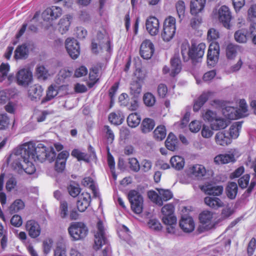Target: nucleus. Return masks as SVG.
<instances>
[{"label":"nucleus","mask_w":256,"mask_h":256,"mask_svg":"<svg viewBox=\"0 0 256 256\" xmlns=\"http://www.w3.org/2000/svg\"><path fill=\"white\" fill-rule=\"evenodd\" d=\"M34 142H28L15 148L10 158L14 160L12 163L14 168L19 173L24 171L28 174H33L36 172V168L32 160L38 162L36 156L33 151Z\"/></svg>","instance_id":"obj_1"},{"label":"nucleus","mask_w":256,"mask_h":256,"mask_svg":"<svg viewBox=\"0 0 256 256\" xmlns=\"http://www.w3.org/2000/svg\"><path fill=\"white\" fill-rule=\"evenodd\" d=\"M212 105L216 108H222L223 115L228 120L238 119L248 115V106L244 99L240 100L239 108L228 106L226 102L219 100H214Z\"/></svg>","instance_id":"obj_2"},{"label":"nucleus","mask_w":256,"mask_h":256,"mask_svg":"<svg viewBox=\"0 0 256 256\" xmlns=\"http://www.w3.org/2000/svg\"><path fill=\"white\" fill-rule=\"evenodd\" d=\"M206 44L200 43L198 46L193 44L190 47V44L187 40L184 41L181 45V54L184 62H188L189 60L192 61L198 58H202L204 53Z\"/></svg>","instance_id":"obj_3"},{"label":"nucleus","mask_w":256,"mask_h":256,"mask_svg":"<svg viewBox=\"0 0 256 256\" xmlns=\"http://www.w3.org/2000/svg\"><path fill=\"white\" fill-rule=\"evenodd\" d=\"M102 246H105L102 250L103 256H108L111 254V248L108 244L106 236V228L102 220H98L94 230V248L95 250L100 249Z\"/></svg>","instance_id":"obj_4"},{"label":"nucleus","mask_w":256,"mask_h":256,"mask_svg":"<svg viewBox=\"0 0 256 256\" xmlns=\"http://www.w3.org/2000/svg\"><path fill=\"white\" fill-rule=\"evenodd\" d=\"M174 208L172 204H167L162 208L163 215L162 220L165 224L168 226L166 231L169 234L175 233L176 218L174 216Z\"/></svg>","instance_id":"obj_5"},{"label":"nucleus","mask_w":256,"mask_h":256,"mask_svg":"<svg viewBox=\"0 0 256 256\" xmlns=\"http://www.w3.org/2000/svg\"><path fill=\"white\" fill-rule=\"evenodd\" d=\"M32 150L36 156V160H38V162H42L47 160L51 162L56 158V152L54 148H46L43 144L39 143L36 146L34 143V148Z\"/></svg>","instance_id":"obj_6"},{"label":"nucleus","mask_w":256,"mask_h":256,"mask_svg":"<svg viewBox=\"0 0 256 256\" xmlns=\"http://www.w3.org/2000/svg\"><path fill=\"white\" fill-rule=\"evenodd\" d=\"M176 31V18L169 16L166 18L164 22L163 29L161 36L164 42H170L174 37Z\"/></svg>","instance_id":"obj_7"},{"label":"nucleus","mask_w":256,"mask_h":256,"mask_svg":"<svg viewBox=\"0 0 256 256\" xmlns=\"http://www.w3.org/2000/svg\"><path fill=\"white\" fill-rule=\"evenodd\" d=\"M15 81L20 86L26 88L30 84L33 80L32 70L29 68L19 69L16 74Z\"/></svg>","instance_id":"obj_8"},{"label":"nucleus","mask_w":256,"mask_h":256,"mask_svg":"<svg viewBox=\"0 0 256 256\" xmlns=\"http://www.w3.org/2000/svg\"><path fill=\"white\" fill-rule=\"evenodd\" d=\"M132 210L136 214H140L142 211L143 198L141 194L136 190H130L128 195Z\"/></svg>","instance_id":"obj_9"},{"label":"nucleus","mask_w":256,"mask_h":256,"mask_svg":"<svg viewBox=\"0 0 256 256\" xmlns=\"http://www.w3.org/2000/svg\"><path fill=\"white\" fill-rule=\"evenodd\" d=\"M68 232L74 240H80L84 238L88 232V229L82 222H76L71 224L68 229Z\"/></svg>","instance_id":"obj_10"},{"label":"nucleus","mask_w":256,"mask_h":256,"mask_svg":"<svg viewBox=\"0 0 256 256\" xmlns=\"http://www.w3.org/2000/svg\"><path fill=\"white\" fill-rule=\"evenodd\" d=\"M105 47L106 48L107 51H110V41L103 33L101 32H98L97 33L96 40H94L92 41V50L93 52L97 53L98 52V48L102 49Z\"/></svg>","instance_id":"obj_11"},{"label":"nucleus","mask_w":256,"mask_h":256,"mask_svg":"<svg viewBox=\"0 0 256 256\" xmlns=\"http://www.w3.org/2000/svg\"><path fill=\"white\" fill-rule=\"evenodd\" d=\"M10 70V66L8 63L2 62L0 65V83L6 86L12 84L15 80L14 74L13 73L8 74Z\"/></svg>","instance_id":"obj_12"},{"label":"nucleus","mask_w":256,"mask_h":256,"mask_svg":"<svg viewBox=\"0 0 256 256\" xmlns=\"http://www.w3.org/2000/svg\"><path fill=\"white\" fill-rule=\"evenodd\" d=\"M66 48L72 59L78 58L80 54V46L77 40L74 38H68L66 40Z\"/></svg>","instance_id":"obj_13"},{"label":"nucleus","mask_w":256,"mask_h":256,"mask_svg":"<svg viewBox=\"0 0 256 256\" xmlns=\"http://www.w3.org/2000/svg\"><path fill=\"white\" fill-rule=\"evenodd\" d=\"M171 68L170 70V68L167 66H164L162 68V72L164 74H166L170 72L171 76H175L178 74L182 70V64L180 58L178 56L174 55L170 60Z\"/></svg>","instance_id":"obj_14"},{"label":"nucleus","mask_w":256,"mask_h":256,"mask_svg":"<svg viewBox=\"0 0 256 256\" xmlns=\"http://www.w3.org/2000/svg\"><path fill=\"white\" fill-rule=\"evenodd\" d=\"M220 54V46L217 42H212L209 46L207 55V62L210 66H214L218 60Z\"/></svg>","instance_id":"obj_15"},{"label":"nucleus","mask_w":256,"mask_h":256,"mask_svg":"<svg viewBox=\"0 0 256 256\" xmlns=\"http://www.w3.org/2000/svg\"><path fill=\"white\" fill-rule=\"evenodd\" d=\"M62 14V10L59 6H52L46 9L42 14L44 20L50 22L57 19Z\"/></svg>","instance_id":"obj_16"},{"label":"nucleus","mask_w":256,"mask_h":256,"mask_svg":"<svg viewBox=\"0 0 256 256\" xmlns=\"http://www.w3.org/2000/svg\"><path fill=\"white\" fill-rule=\"evenodd\" d=\"M154 52V48L152 42L149 40H144L141 44L140 54L146 60L151 58Z\"/></svg>","instance_id":"obj_17"},{"label":"nucleus","mask_w":256,"mask_h":256,"mask_svg":"<svg viewBox=\"0 0 256 256\" xmlns=\"http://www.w3.org/2000/svg\"><path fill=\"white\" fill-rule=\"evenodd\" d=\"M212 214L207 210L203 211L200 214L199 220L204 230H208L213 228L214 224L212 222Z\"/></svg>","instance_id":"obj_18"},{"label":"nucleus","mask_w":256,"mask_h":256,"mask_svg":"<svg viewBox=\"0 0 256 256\" xmlns=\"http://www.w3.org/2000/svg\"><path fill=\"white\" fill-rule=\"evenodd\" d=\"M146 29L151 36H156L159 32L160 22L155 16H150L146 22Z\"/></svg>","instance_id":"obj_19"},{"label":"nucleus","mask_w":256,"mask_h":256,"mask_svg":"<svg viewBox=\"0 0 256 256\" xmlns=\"http://www.w3.org/2000/svg\"><path fill=\"white\" fill-rule=\"evenodd\" d=\"M70 156L68 152L63 150L58 155L55 163V169L58 172H62L65 168L66 160Z\"/></svg>","instance_id":"obj_20"},{"label":"nucleus","mask_w":256,"mask_h":256,"mask_svg":"<svg viewBox=\"0 0 256 256\" xmlns=\"http://www.w3.org/2000/svg\"><path fill=\"white\" fill-rule=\"evenodd\" d=\"M219 20L224 27L229 28L232 16L229 8L226 6H222L218 10Z\"/></svg>","instance_id":"obj_21"},{"label":"nucleus","mask_w":256,"mask_h":256,"mask_svg":"<svg viewBox=\"0 0 256 256\" xmlns=\"http://www.w3.org/2000/svg\"><path fill=\"white\" fill-rule=\"evenodd\" d=\"M91 202V197L89 193L87 192H82L78 197L77 201V208L80 212H83L89 206Z\"/></svg>","instance_id":"obj_22"},{"label":"nucleus","mask_w":256,"mask_h":256,"mask_svg":"<svg viewBox=\"0 0 256 256\" xmlns=\"http://www.w3.org/2000/svg\"><path fill=\"white\" fill-rule=\"evenodd\" d=\"M188 172L192 178L200 180L205 176L206 170L204 166L196 164L189 168Z\"/></svg>","instance_id":"obj_23"},{"label":"nucleus","mask_w":256,"mask_h":256,"mask_svg":"<svg viewBox=\"0 0 256 256\" xmlns=\"http://www.w3.org/2000/svg\"><path fill=\"white\" fill-rule=\"evenodd\" d=\"M26 230L28 232L29 236L32 238L38 237L41 231L39 224L34 220L27 222Z\"/></svg>","instance_id":"obj_24"},{"label":"nucleus","mask_w":256,"mask_h":256,"mask_svg":"<svg viewBox=\"0 0 256 256\" xmlns=\"http://www.w3.org/2000/svg\"><path fill=\"white\" fill-rule=\"evenodd\" d=\"M67 86H58L56 85H51L50 86L46 92V96L42 100V104H44L46 102L50 100L53 99L58 93V91L61 89H66Z\"/></svg>","instance_id":"obj_25"},{"label":"nucleus","mask_w":256,"mask_h":256,"mask_svg":"<svg viewBox=\"0 0 256 256\" xmlns=\"http://www.w3.org/2000/svg\"><path fill=\"white\" fill-rule=\"evenodd\" d=\"M180 228L186 232H190L194 230V222L192 217L182 216L180 222Z\"/></svg>","instance_id":"obj_26"},{"label":"nucleus","mask_w":256,"mask_h":256,"mask_svg":"<svg viewBox=\"0 0 256 256\" xmlns=\"http://www.w3.org/2000/svg\"><path fill=\"white\" fill-rule=\"evenodd\" d=\"M43 90H44L40 86L33 85L28 90V96L32 100L37 102L40 99Z\"/></svg>","instance_id":"obj_27"},{"label":"nucleus","mask_w":256,"mask_h":256,"mask_svg":"<svg viewBox=\"0 0 256 256\" xmlns=\"http://www.w3.org/2000/svg\"><path fill=\"white\" fill-rule=\"evenodd\" d=\"M215 142L218 145L226 146L231 144L232 140L226 131H222L216 134Z\"/></svg>","instance_id":"obj_28"},{"label":"nucleus","mask_w":256,"mask_h":256,"mask_svg":"<svg viewBox=\"0 0 256 256\" xmlns=\"http://www.w3.org/2000/svg\"><path fill=\"white\" fill-rule=\"evenodd\" d=\"M202 190L209 195L219 196L223 192V187L221 186H216L212 184H208L203 186Z\"/></svg>","instance_id":"obj_29"},{"label":"nucleus","mask_w":256,"mask_h":256,"mask_svg":"<svg viewBox=\"0 0 256 256\" xmlns=\"http://www.w3.org/2000/svg\"><path fill=\"white\" fill-rule=\"evenodd\" d=\"M234 161V155L232 153L220 154L214 158V162L218 164H228Z\"/></svg>","instance_id":"obj_30"},{"label":"nucleus","mask_w":256,"mask_h":256,"mask_svg":"<svg viewBox=\"0 0 256 256\" xmlns=\"http://www.w3.org/2000/svg\"><path fill=\"white\" fill-rule=\"evenodd\" d=\"M206 0H192L190 2V14L196 16L204 8Z\"/></svg>","instance_id":"obj_31"},{"label":"nucleus","mask_w":256,"mask_h":256,"mask_svg":"<svg viewBox=\"0 0 256 256\" xmlns=\"http://www.w3.org/2000/svg\"><path fill=\"white\" fill-rule=\"evenodd\" d=\"M210 94V92H204L194 100L193 106L194 112H198L200 109L209 98Z\"/></svg>","instance_id":"obj_32"},{"label":"nucleus","mask_w":256,"mask_h":256,"mask_svg":"<svg viewBox=\"0 0 256 256\" xmlns=\"http://www.w3.org/2000/svg\"><path fill=\"white\" fill-rule=\"evenodd\" d=\"M142 79L138 78L136 80L132 81L130 84V92L134 97H138L142 92Z\"/></svg>","instance_id":"obj_33"},{"label":"nucleus","mask_w":256,"mask_h":256,"mask_svg":"<svg viewBox=\"0 0 256 256\" xmlns=\"http://www.w3.org/2000/svg\"><path fill=\"white\" fill-rule=\"evenodd\" d=\"M28 48L26 44L18 46L14 51V58L16 60L26 59L28 55Z\"/></svg>","instance_id":"obj_34"},{"label":"nucleus","mask_w":256,"mask_h":256,"mask_svg":"<svg viewBox=\"0 0 256 256\" xmlns=\"http://www.w3.org/2000/svg\"><path fill=\"white\" fill-rule=\"evenodd\" d=\"M238 187L235 182H230L228 184L226 188V192L227 196L231 200L236 198L238 194Z\"/></svg>","instance_id":"obj_35"},{"label":"nucleus","mask_w":256,"mask_h":256,"mask_svg":"<svg viewBox=\"0 0 256 256\" xmlns=\"http://www.w3.org/2000/svg\"><path fill=\"white\" fill-rule=\"evenodd\" d=\"M82 183L84 186L88 187L92 191L94 196L98 197L99 196L100 193L98 190L92 178L90 177H86L84 178Z\"/></svg>","instance_id":"obj_36"},{"label":"nucleus","mask_w":256,"mask_h":256,"mask_svg":"<svg viewBox=\"0 0 256 256\" xmlns=\"http://www.w3.org/2000/svg\"><path fill=\"white\" fill-rule=\"evenodd\" d=\"M228 124V122L223 118L216 117L210 124L211 128L214 130L226 128Z\"/></svg>","instance_id":"obj_37"},{"label":"nucleus","mask_w":256,"mask_h":256,"mask_svg":"<svg viewBox=\"0 0 256 256\" xmlns=\"http://www.w3.org/2000/svg\"><path fill=\"white\" fill-rule=\"evenodd\" d=\"M72 19L71 16L67 15L66 18L60 20L58 23V30L62 34L65 33L68 30Z\"/></svg>","instance_id":"obj_38"},{"label":"nucleus","mask_w":256,"mask_h":256,"mask_svg":"<svg viewBox=\"0 0 256 256\" xmlns=\"http://www.w3.org/2000/svg\"><path fill=\"white\" fill-rule=\"evenodd\" d=\"M242 122H237L234 123L229 130V135L231 139L238 138L240 134V132L242 127Z\"/></svg>","instance_id":"obj_39"},{"label":"nucleus","mask_w":256,"mask_h":256,"mask_svg":"<svg viewBox=\"0 0 256 256\" xmlns=\"http://www.w3.org/2000/svg\"><path fill=\"white\" fill-rule=\"evenodd\" d=\"M155 126L154 121L150 118H144L142 122L140 128L143 133H147L152 131Z\"/></svg>","instance_id":"obj_40"},{"label":"nucleus","mask_w":256,"mask_h":256,"mask_svg":"<svg viewBox=\"0 0 256 256\" xmlns=\"http://www.w3.org/2000/svg\"><path fill=\"white\" fill-rule=\"evenodd\" d=\"M170 162L172 166L176 170L182 169L185 164L184 158L178 156H172L170 160Z\"/></svg>","instance_id":"obj_41"},{"label":"nucleus","mask_w":256,"mask_h":256,"mask_svg":"<svg viewBox=\"0 0 256 256\" xmlns=\"http://www.w3.org/2000/svg\"><path fill=\"white\" fill-rule=\"evenodd\" d=\"M15 94V90L11 88H8L0 91V103H6L10 98H13Z\"/></svg>","instance_id":"obj_42"},{"label":"nucleus","mask_w":256,"mask_h":256,"mask_svg":"<svg viewBox=\"0 0 256 256\" xmlns=\"http://www.w3.org/2000/svg\"><path fill=\"white\" fill-rule=\"evenodd\" d=\"M204 202L206 205L214 208H217L223 206V202L221 200L216 197H206L204 198Z\"/></svg>","instance_id":"obj_43"},{"label":"nucleus","mask_w":256,"mask_h":256,"mask_svg":"<svg viewBox=\"0 0 256 256\" xmlns=\"http://www.w3.org/2000/svg\"><path fill=\"white\" fill-rule=\"evenodd\" d=\"M99 70L98 68L94 67L90 70L89 74V80L88 86L90 88H92L98 80Z\"/></svg>","instance_id":"obj_44"},{"label":"nucleus","mask_w":256,"mask_h":256,"mask_svg":"<svg viewBox=\"0 0 256 256\" xmlns=\"http://www.w3.org/2000/svg\"><path fill=\"white\" fill-rule=\"evenodd\" d=\"M124 117L120 112H112L108 116V120L112 124L120 125L122 123Z\"/></svg>","instance_id":"obj_45"},{"label":"nucleus","mask_w":256,"mask_h":256,"mask_svg":"<svg viewBox=\"0 0 256 256\" xmlns=\"http://www.w3.org/2000/svg\"><path fill=\"white\" fill-rule=\"evenodd\" d=\"M141 120L140 116L137 113H132L128 116L127 122L129 126L136 128L140 124Z\"/></svg>","instance_id":"obj_46"},{"label":"nucleus","mask_w":256,"mask_h":256,"mask_svg":"<svg viewBox=\"0 0 256 256\" xmlns=\"http://www.w3.org/2000/svg\"><path fill=\"white\" fill-rule=\"evenodd\" d=\"M177 141L176 136L172 133H170L165 142L166 148L172 151L176 149Z\"/></svg>","instance_id":"obj_47"},{"label":"nucleus","mask_w":256,"mask_h":256,"mask_svg":"<svg viewBox=\"0 0 256 256\" xmlns=\"http://www.w3.org/2000/svg\"><path fill=\"white\" fill-rule=\"evenodd\" d=\"M248 38H249L248 31L244 29L238 30L234 34L236 40L240 43L246 42Z\"/></svg>","instance_id":"obj_48"},{"label":"nucleus","mask_w":256,"mask_h":256,"mask_svg":"<svg viewBox=\"0 0 256 256\" xmlns=\"http://www.w3.org/2000/svg\"><path fill=\"white\" fill-rule=\"evenodd\" d=\"M71 155L76 158L78 161L84 160L86 162H88L89 160L87 154L86 152H82L79 150L75 148L74 149L72 152Z\"/></svg>","instance_id":"obj_49"},{"label":"nucleus","mask_w":256,"mask_h":256,"mask_svg":"<svg viewBox=\"0 0 256 256\" xmlns=\"http://www.w3.org/2000/svg\"><path fill=\"white\" fill-rule=\"evenodd\" d=\"M154 136L158 140H164L166 136V129L164 126H158L154 132Z\"/></svg>","instance_id":"obj_50"},{"label":"nucleus","mask_w":256,"mask_h":256,"mask_svg":"<svg viewBox=\"0 0 256 256\" xmlns=\"http://www.w3.org/2000/svg\"><path fill=\"white\" fill-rule=\"evenodd\" d=\"M239 46L233 44H229L226 49V56L228 59L234 58L236 56Z\"/></svg>","instance_id":"obj_51"},{"label":"nucleus","mask_w":256,"mask_h":256,"mask_svg":"<svg viewBox=\"0 0 256 256\" xmlns=\"http://www.w3.org/2000/svg\"><path fill=\"white\" fill-rule=\"evenodd\" d=\"M144 104L149 107L154 106L156 102V97L152 93L148 92L144 94L143 96Z\"/></svg>","instance_id":"obj_52"},{"label":"nucleus","mask_w":256,"mask_h":256,"mask_svg":"<svg viewBox=\"0 0 256 256\" xmlns=\"http://www.w3.org/2000/svg\"><path fill=\"white\" fill-rule=\"evenodd\" d=\"M24 206V202L21 200H16L10 206L9 210L10 213L14 214L22 209Z\"/></svg>","instance_id":"obj_53"},{"label":"nucleus","mask_w":256,"mask_h":256,"mask_svg":"<svg viewBox=\"0 0 256 256\" xmlns=\"http://www.w3.org/2000/svg\"><path fill=\"white\" fill-rule=\"evenodd\" d=\"M68 190L72 197L75 198L80 194V188L78 184L73 182L68 186Z\"/></svg>","instance_id":"obj_54"},{"label":"nucleus","mask_w":256,"mask_h":256,"mask_svg":"<svg viewBox=\"0 0 256 256\" xmlns=\"http://www.w3.org/2000/svg\"><path fill=\"white\" fill-rule=\"evenodd\" d=\"M59 214L62 218H65L68 216V204L65 200H62L60 202Z\"/></svg>","instance_id":"obj_55"},{"label":"nucleus","mask_w":256,"mask_h":256,"mask_svg":"<svg viewBox=\"0 0 256 256\" xmlns=\"http://www.w3.org/2000/svg\"><path fill=\"white\" fill-rule=\"evenodd\" d=\"M10 119L6 114L0 113V130L8 128Z\"/></svg>","instance_id":"obj_56"},{"label":"nucleus","mask_w":256,"mask_h":256,"mask_svg":"<svg viewBox=\"0 0 256 256\" xmlns=\"http://www.w3.org/2000/svg\"><path fill=\"white\" fill-rule=\"evenodd\" d=\"M158 190L162 201H168L173 196L172 192L168 190L159 189Z\"/></svg>","instance_id":"obj_57"},{"label":"nucleus","mask_w":256,"mask_h":256,"mask_svg":"<svg viewBox=\"0 0 256 256\" xmlns=\"http://www.w3.org/2000/svg\"><path fill=\"white\" fill-rule=\"evenodd\" d=\"M148 196L152 200L159 206L163 204V202L160 196L155 192L150 191L148 192Z\"/></svg>","instance_id":"obj_58"},{"label":"nucleus","mask_w":256,"mask_h":256,"mask_svg":"<svg viewBox=\"0 0 256 256\" xmlns=\"http://www.w3.org/2000/svg\"><path fill=\"white\" fill-rule=\"evenodd\" d=\"M128 164L130 170L134 172H138L140 170V164L135 158H128Z\"/></svg>","instance_id":"obj_59"},{"label":"nucleus","mask_w":256,"mask_h":256,"mask_svg":"<svg viewBox=\"0 0 256 256\" xmlns=\"http://www.w3.org/2000/svg\"><path fill=\"white\" fill-rule=\"evenodd\" d=\"M36 71L38 78L43 80H46L48 78V71L43 66H38Z\"/></svg>","instance_id":"obj_60"},{"label":"nucleus","mask_w":256,"mask_h":256,"mask_svg":"<svg viewBox=\"0 0 256 256\" xmlns=\"http://www.w3.org/2000/svg\"><path fill=\"white\" fill-rule=\"evenodd\" d=\"M212 130L211 127L210 128L208 126L203 125L201 131L202 136L206 138H211L214 134Z\"/></svg>","instance_id":"obj_61"},{"label":"nucleus","mask_w":256,"mask_h":256,"mask_svg":"<svg viewBox=\"0 0 256 256\" xmlns=\"http://www.w3.org/2000/svg\"><path fill=\"white\" fill-rule=\"evenodd\" d=\"M152 167V162L150 160H144L141 162L140 168L142 172H148Z\"/></svg>","instance_id":"obj_62"},{"label":"nucleus","mask_w":256,"mask_h":256,"mask_svg":"<svg viewBox=\"0 0 256 256\" xmlns=\"http://www.w3.org/2000/svg\"><path fill=\"white\" fill-rule=\"evenodd\" d=\"M189 128L192 132H197L202 128V123L198 120H193L190 123Z\"/></svg>","instance_id":"obj_63"},{"label":"nucleus","mask_w":256,"mask_h":256,"mask_svg":"<svg viewBox=\"0 0 256 256\" xmlns=\"http://www.w3.org/2000/svg\"><path fill=\"white\" fill-rule=\"evenodd\" d=\"M248 34L250 38H252V42L256 44V24L254 23L250 25Z\"/></svg>","instance_id":"obj_64"}]
</instances>
